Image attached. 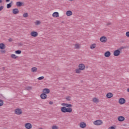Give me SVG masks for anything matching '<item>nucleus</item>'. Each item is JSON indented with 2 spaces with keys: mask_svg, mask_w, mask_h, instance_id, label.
Listing matches in <instances>:
<instances>
[{
  "mask_svg": "<svg viewBox=\"0 0 129 129\" xmlns=\"http://www.w3.org/2000/svg\"><path fill=\"white\" fill-rule=\"evenodd\" d=\"M79 125L80 128H86V126H87V124L84 121H81Z\"/></svg>",
  "mask_w": 129,
  "mask_h": 129,
  "instance_id": "obj_6",
  "label": "nucleus"
},
{
  "mask_svg": "<svg viewBox=\"0 0 129 129\" xmlns=\"http://www.w3.org/2000/svg\"><path fill=\"white\" fill-rule=\"evenodd\" d=\"M92 101L93 102V103L97 104L98 103H99V99H98L97 97H94L92 98Z\"/></svg>",
  "mask_w": 129,
  "mask_h": 129,
  "instance_id": "obj_11",
  "label": "nucleus"
},
{
  "mask_svg": "<svg viewBox=\"0 0 129 129\" xmlns=\"http://www.w3.org/2000/svg\"><path fill=\"white\" fill-rule=\"evenodd\" d=\"M47 96V94L43 93L40 95V98H41V99H46Z\"/></svg>",
  "mask_w": 129,
  "mask_h": 129,
  "instance_id": "obj_20",
  "label": "nucleus"
},
{
  "mask_svg": "<svg viewBox=\"0 0 129 129\" xmlns=\"http://www.w3.org/2000/svg\"><path fill=\"white\" fill-rule=\"evenodd\" d=\"M100 41L101 43H106V42H107V37L105 36H101L100 37Z\"/></svg>",
  "mask_w": 129,
  "mask_h": 129,
  "instance_id": "obj_9",
  "label": "nucleus"
},
{
  "mask_svg": "<svg viewBox=\"0 0 129 129\" xmlns=\"http://www.w3.org/2000/svg\"><path fill=\"white\" fill-rule=\"evenodd\" d=\"M30 36L34 38H36L37 36H39V33L37 31H31L30 32Z\"/></svg>",
  "mask_w": 129,
  "mask_h": 129,
  "instance_id": "obj_8",
  "label": "nucleus"
},
{
  "mask_svg": "<svg viewBox=\"0 0 129 129\" xmlns=\"http://www.w3.org/2000/svg\"><path fill=\"white\" fill-rule=\"evenodd\" d=\"M9 42H12V41H13V39L10 38V39H9Z\"/></svg>",
  "mask_w": 129,
  "mask_h": 129,
  "instance_id": "obj_39",
  "label": "nucleus"
},
{
  "mask_svg": "<svg viewBox=\"0 0 129 129\" xmlns=\"http://www.w3.org/2000/svg\"><path fill=\"white\" fill-rule=\"evenodd\" d=\"M41 23L42 22L40 20H36V21H35V22H34V24H35V26H40V25H41Z\"/></svg>",
  "mask_w": 129,
  "mask_h": 129,
  "instance_id": "obj_22",
  "label": "nucleus"
},
{
  "mask_svg": "<svg viewBox=\"0 0 129 129\" xmlns=\"http://www.w3.org/2000/svg\"><path fill=\"white\" fill-rule=\"evenodd\" d=\"M14 113H15L16 115H21V114H23V110L19 108H16L14 110Z\"/></svg>",
  "mask_w": 129,
  "mask_h": 129,
  "instance_id": "obj_4",
  "label": "nucleus"
},
{
  "mask_svg": "<svg viewBox=\"0 0 129 129\" xmlns=\"http://www.w3.org/2000/svg\"><path fill=\"white\" fill-rule=\"evenodd\" d=\"M11 57L12 59H18V56L17 55L15 54H12L11 55Z\"/></svg>",
  "mask_w": 129,
  "mask_h": 129,
  "instance_id": "obj_25",
  "label": "nucleus"
},
{
  "mask_svg": "<svg viewBox=\"0 0 129 129\" xmlns=\"http://www.w3.org/2000/svg\"><path fill=\"white\" fill-rule=\"evenodd\" d=\"M74 48L75 49H80V48H81V45L80 44V43H77L75 44Z\"/></svg>",
  "mask_w": 129,
  "mask_h": 129,
  "instance_id": "obj_19",
  "label": "nucleus"
},
{
  "mask_svg": "<svg viewBox=\"0 0 129 129\" xmlns=\"http://www.w3.org/2000/svg\"><path fill=\"white\" fill-rule=\"evenodd\" d=\"M111 55V53H110V51H106L104 53V56L107 58H108V57H110Z\"/></svg>",
  "mask_w": 129,
  "mask_h": 129,
  "instance_id": "obj_21",
  "label": "nucleus"
},
{
  "mask_svg": "<svg viewBox=\"0 0 129 129\" xmlns=\"http://www.w3.org/2000/svg\"><path fill=\"white\" fill-rule=\"evenodd\" d=\"M43 93H44V94H49L50 93V89L48 88H44L42 90Z\"/></svg>",
  "mask_w": 129,
  "mask_h": 129,
  "instance_id": "obj_13",
  "label": "nucleus"
},
{
  "mask_svg": "<svg viewBox=\"0 0 129 129\" xmlns=\"http://www.w3.org/2000/svg\"><path fill=\"white\" fill-rule=\"evenodd\" d=\"M108 129H115V127H114L113 126H111L109 127Z\"/></svg>",
  "mask_w": 129,
  "mask_h": 129,
  "instance_id": "obj_35",
  "label": "nucleus"
},
{
  "mask_svg": "<svg viewBox=\"0 0 129 129\" xmlns=\"http://www.w3.org/2000/svg\"><path fill=\"white\" fill-rule=\"evenodd\" d=\"M85 70V64L83 63H80L78 65V68L76 69L75 71L76 74H81L82 71Z\"/></svg>",
  "mask_w": 129,
  "mask_h": 129,
  "instance_id": "obj_2",
  "label": "nucleus"
},
{
  "mask_svg": "<svg viewBox=\"0 0 129 129\" xmlns=\"http://www.w3.org/2000/svg\"><path fill=\"white\" fill-rule=\"evenodd\" d=\"M26 90H32L33 89V87L31 86H27L25 87Z\"/></svg>",
  "mask_w": 129,
  "mask_h": 129,
  "instance_id": "obj_27",
  "label": "nucleus"
},
{
  "mask_svg": "<svg viewBox=\"0 0 129 129\" xmlns=\"http://www.w3.org/2000/svg\"><path fill=\"white\" fill-rule=\"evenodd\" d=\"M125 36H126V37H129V31H127L126 32Z\"/></svg>",
  "mask_w": 129,
  "mask_h": 129,
  "instance_id": "obj_36",
  "label": "nucleus"
},
{
  "mask_svg": "<svg viewBox=\"0 0 129 129\" xmlns=\"http://www.w3.org/2000/svg\"><path fill=\"white\" fill-rule=\"evenodd\" d=\"M10 0H6V2L7 3H9V2H10Z\"/></svg>",
  "mask_w": 129,
  "mask_h": 129,
  "instance_id": "obj_41",
  "label": "nucleus"
},
{
  "mask_svg": "<svg viewBox=\"0 0 129 129\" xmlns=\"http://www.w3.org/2000/svg\"><path fill=\"white\" fill-rule=\"evenodd\" d=\"M93 123L94 125H97V126L102 125V124H103V121H102V120L98 119L94 121L93 122Z\"/></svg>",
  "mask_w": 129,
  "mask_h": 129,
  "instance_id": "obj_3",
  "label": "nucleus"
},
{
  "mask_svg": "<svg viewBox=\"0 0 129 129\" xmlns=\"http://www.w3.org/2000/svg\"><path fill=\"white\" fill-rule=\"evenodd\" d=\"M106 96L107 98H112V97H113V94L111 92H108L106 94Z\"/></svg>",
  "mask_w": 129,
  "mask_h": 129,
  "instance_id": "obj_15",
  "label": "nucleus"
},
{
  "mask_svg": "<svg viewBox=\"0 0 129 129\" xmlns=\"http://www.w3.org/2000/svg\"><path fill=\"white\" fill-rule=\"evenodd\" d=\"M2 3H3V1L0 0V4H2Z\"/></svg>",
  "mask_w": 129,
  "mask_h": 129,
  "instance_id": "obj_42",
  "label": "nucleus"
},
{
  "mask_svg": "<svg viewBox=\"0 0 129 129\" xmlns=\"http://www.w3.org/2000/svg\"><path fill=\"white\" fill-rule=\"evenodd\" d=\"M16 6L17 7H22L24 6V3L21 2H18L16 3Z\"/></svg>",
  "mask_w": 129,
  "mask_h": 129,
  "instance_id": "obj_23",
  "label": "nucleus"
},
{
  "mask_svg": "<svg viewBox=\"0 0 129 129\" xmlns=\"http://www.w3.org/2000/svg\"><path fill=\"white\" fill-rule=\"evenodd\" d=\"M38 71V69L36 67H33L31 68V72H37Z\"/></svg>",
  "mask_w": 129,
  "mask_h": 129,
  "instance_id": "obj_26",
  "label": "nucleus"
},
{
  "mask_svg": "<svg viewBox=\"0 0 129 129\" xmlns=\"http://www.w3.org/2000/svg\"><path fill=\"white\" fill-rule=\"evenodd\" d=\"M66 99H67V100H68V101H70L71 100V97L68 96L66 98Z\"/></svg>",
  "mask_w": 129,
  "mask_h": 129,
  "instance_id": "obj_32",
  "label": "nucleus"
},
{
  "mask_svg": "<svg viewBox=\"0 0 129 129\" xmlns=\"http://www.w3.org/2000/svg\"><path fill=\"white\" fill-rule=\"evenodd\" d=\"M7 9H10V8H12V2L7 5Z\"/></svg>",
  "mask_w": 129,
  "mask_h": 129,
  "instance_id": "obj_31",
  "label": "nucleus"
},
{
  "mask_svg": "<svg viewBox=\"0 0 129 129\" xmlns=\"http://www.w3.org/2000/svg\"><path fill=\"white\" fill-rule=\"evenodd\" d=\"M4 105V101L0 100V106H3Z\"/></svg>",
  "mask_w": 129,
  "mask_h": 129,
  "instance_id": "obj_33",
  "label": "nucleus"
},
{
  "mask_svg": "<svg viewBox=\"0 0 129 129\" xmlns=\"http://www.w3.org/2000/svg\"><path fill=\"white\" fill-rule=\"evenodd\" d=\"M125 119V118H124L123 116H119L117 117V120L120 121V122H122V121H124Z\"/></svg>",
  "mask_w": 129,
  "mask_h": 129,
  "instance_id": "obj_14",
  "label": "nucleus"
},
{
  "mask_svg": "<svg viewBox=\"0 0 129 129\" xmlns=\"http://www.w3.org/2000/svg\"><path fill=\"white\" fill-rule=\"evenodd\" d=\"M66 16H67V17H71V16H72V15H73V13L72 12V11L68 10L66 12Z\"/></svg>",
  "mask_w": 129,
  "mask_h": 129,
  "instance_id": "obj_16",
  "label": "nucleus"
},
{
  "mask_svg": "<svg viewBox=\"0 0 129 129\" xmlns=\"http://www.w3.org/2000/svg\"><path fill=\"white\" fill-rule=\"evenodd\" d=\"M126 100L125 99L123 98H120L118 100V103L120 105H122V104H124L125 103Z\"/></svg>",
  "mask_w": 129,
  "mask_h": 129,
  "instance_id": "obj_10",
  "label": "nucleus"
},
{
  "mask_svg": "<svg viewBox=\"0 0 129 129\" xmlns=\"http://www.w3.org/2000/svg\"><path fill=\"white\" fill-rule=\"evenodd\" d=\"M3 10H4V6L0 7V12L3 11Z\"/></svg>",
  "mask_w": 129,
  "mask_h": 129,
  "instance_id": "obj_37",
  "label": "nucleus"
},
{
  "mask_svg": "<svg viewBox=\"0 0 129 129\" xmlns=\"http://www.w3.org/2000/svg\"><path fill=\"white\" fill-rule=\"evenodd\" d=\"M2 53H6V50H2Z\"/></svg>",
  "mask_w": 129,
  "mask_h": 129,
  "instance_id": "obj_40",
  "label": "nucleus"
},
{
  "mask_svg": "<svg viewBox=\"0 0 129 129\" xmlns=\"http://www.w3.org/2000/svg\"><path fill=\"white\" fill-rule=\"evenodd\" d=\"M61 105L63 107H61L60 108V111L61 112H63V113H66V112H68L69 113H70L72 112V104H69V103H62L61 104Z\"/></svg>",
  "mask_w": 129,
  "mask_h": 129,
  "instance_id": "obj_1",
  "label": "nucleus"
},
{
  "mask_svg": "<svg viewBox=\"0 0 129 129\" xmlns=\"http://www.w3.org/2000/svg\"><path fill=\"white\" fill-rule=\"evenodd\" d=\"M52 18H59V15L58 12H53L52 14Z\"/></svg>",
  "mask_w": 129,
  "mask_h": 129,
  "instance_id": "obj_12",
  "label": "nucleus"
},
{
  "mask_svg": "<svg viewBox=\"0 0 129 129\" xmlns=\"http://www.w3.org/2000/svg\"><path fill=\"white\" fill-rule=\"evenodd\" d=\"M15 54H17L18 55H20V54H22V51L18 50L15 51Z\"/></svg>",
  "mask_w": 129,
  "mask_h": 129,
  "instance_id": "obj_30",
  "label": "nucleus"
},
{
  "mask_svg": "<svg viewBox=\"0 0 129 129\" xmlns=\"http://www.w3.org/2000/svg\"><path fill=\"white\" fill-rule=\"evenodd\" d=\"M38 80H43L44 79V76H41L37 78Z\"/></svg>",
  "mask_w": 129,
  "mask_h": 129,
  "instance_id": "obj_34",
  "label": "nucleus"
},
{
  "mask_svg": "<svg viewBox=\"0 0 129 129\" xmlns=\"http://www.w3.org/2000/svg\"><path fill=\"white\" fill-rule=\"evenodd\" d=\"M23 18H28L29 17V14L28 13H24L23 15Z\"/></svg>",
  "mask_w": 129,
  "mask_h": 129,
  "instance_id": "obj_28",
  "label": "nucleus"
},
{
  "mask_svg": "<svg viewBox=\"0 0 129 129\" xmlns=\"http://www.w3.org/2000/svg\"><path fill=\"white\" fill-rule=\"evenodd\" d=\"M51 129H59V127L56 125H53L51 127Z\"/></svg>",
  "mask_w": 129,
  "mask_h": 129,
  "instance_id": "obj_29",
  "label": "nucleus"
},
{
  "mask_svg": "<svg viewBox=\"0 0 129 129\" xmlns=\"http://www.w3.org/2000/svg\"><path fill=\"white\" fill-rule=\"evenodd\" d=\"M0 49L1 50L6 49V45H5L4 43H0Z\"/></svg>",
  "mask_w": 129,
  "mask_h": 129,
  "instance_id": "obj_24",
  "label": "nucleus"
},
{
  "mask_svg": "<svg viewBox=\"0 0 129 129\" xmlns=\"http://www.w3.org/2000/svg\"><path fill=\"white\" fill-rule=\"evenodd\" d=\"M97 45L96 43H92L90 45V48L91 50H94L97 47Z\"/></svg>",
  "mask_w": 129,
  "mask_h": 129,
  "instance_id": "obj_17",
  "label": "nucleus"
},
{
  "mask_svg": "<svg viewBox=\"0 0 129 129\" xmlns=\"http://www.w3.org/2000/svg\"><path fill=\"white\" fill-rule=\"evenodd\" d=\"M49 104H50V105L53 104V102H52V101L49 102Z\"/></svg>",
  "mask_w": 129,
  "mask_h": 129,
  "instance_id": "obj_38",
  "label": "nucleus"
},
{
  "mask_svg": "<svg viewBox=\"0 0 129 129\" xmlns=\"http://www.w3.org/2000/svg\"><path fill=\"white\" fill-rule=\"evenodd\" d=\"M24 127L26 129H32L33 128V125L30 122H26L24 124Z\"/></svg>",
  "mask_w": 129,
  "mask_h": 129,
  "instance_id": "obj_5",
  "label": "nucleus"
},
{
  "mask_svg": "<svg viewBox=\"0 0 129 129\" xmlns=\"http://www.w3.org/2000/svg\"><path fill=\"white\" fill-rule=\"evenodd\" d=\"M120 49H116L113 51V55H114L116 57H117L118 56H119V55H120Z\"/></svg>",
  "mask_w": 129,
  "mask_h": 129,
  "instance_id": "obj_7",
  "label": "nucleus"
},
{
  "mask_svg": "<svg viewBox=\"0 0 129 129\" xmlns=\"http://www.w3.org/2000/svg\"><path fill=\"white\" fill-rule=\"evenodd\" d=\"M12 12L14 15H17V14H19V13H20V11H19V9L15 8L13 9Z\"/></svg>",
  "mask_w": 129,
  "mask_h": 129,
  "instance_id": "obj_18",
  "label": "nucleus"
},
{
  "mask_svg": "<svg viewBox=\"0 0 129 129\" xmlns=\"http://www.w3.org/2000/svg\"><path fill=\"white\" fill-rule=\"evenodd\" d=\"M127 92H129V88H128V89H127Z\"/></svg>",
  "mask_w": 129,
  "mask_h": 129,
  "instance_id": "obj_43",
  "label": "nucleus"
}]
</instances>
